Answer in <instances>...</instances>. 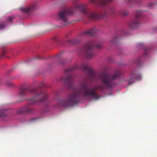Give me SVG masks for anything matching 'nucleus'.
<instances>
[{"mask_svg": "<svg viewBox=\"0 0 157 157\" xmlns=\"http://www.w3.org/2000/svg\"><path fill=\"white\" fill-rule=\"evenodd\" d=\"M81 68L87 73L89 79L95 81L98 78L102 85L90 87L87 82L84 81L79 84V90L77 89H74L73 92L67 96L66 100H60L58 101V103L60 105L66 107L71 106L78 103L80 97L85 99L92 98L95 100L99 99V96L96 90L103 91L106 88L111 87L116 84L114 81L120 75L118 71L113 75L102 73L98 75L87 65L84 64L81 65Z\"/></svg>", "mask_w": 157, "mask_h": 157, "instance_id": "obj_1", "label": "nucleus"}, {"mask_svg": "<svg viewBox=\"0 0 157 157\" xmlns=\"http://www.w3.org/2000/svg\"><path fill=\"white\" fill-rule=\"evenodd\" d=\"M39 88H36L29 90L25 87H21L19 92V94L21 96H24L26 94L29 92L35 94V96L33 98L28 100V105L26 106L21 108L18 110V113L21 114L23 113H30L33 112V109L29 107V106L32 105L38 102H42L47 99L48 95L47 94L44 92L39 93Z\"/></svg>", "mask_w": 157, "mask_h": 157, "instance_id": "obj_2", "label": "nucleus"}, {"mask_svg": "<svg viewBox=\"0 0 157 157\" xmlns=\"http://www.w3.org/2000/svg\"><path fill=\"white\" fill-rule=\"evenodd\" d=\"M76 9L79 10L88 18L91 19H98L104 18L107 16L108 13L106 10L99 12L95 11H91L86 8L85 5L80 4L75 6Z\"/></svg>", "mask_w": 157, "mask_h": 157, "instance_id": "obj_3", "label": "nucleus"}, {"mask_svg": "<svg viewBox=\"0 0 157 157\" xmlns=\"http://www.w3.org/2000/svg\"><path fill=\"white\" fill-rule=\"evenodd\" d=\"M74 10V7H69L64 6L62 10L56 14L57 20L60 21L63 25L67 24L69 23L70 16L73 13Z\"/></svg>", "mask_w": 157, "mask_h": 157, "instance_id": "obj_4", "label": "nucleus"}, {"mask_svg": "<svg viewBox=\"0 0 157 157\" xmlns=\"http://www.w3.org/2000/svg\"><path fill=\"white\" fill-rule=\"evenodd\" d=\"M78 68V67L75 65L66 69L65 71V73L67 75L68 74V75L65 78H62L61 79V80L64 82L69 89H71L73 88L74 76L70 73L72 71Z\"/></svg>", "mask_w": 157, "mask_h": 157, "instance_id": "obj_5", "label": "nucleus"}, {"mask_svg": "<svg viewBox=\"0 0 157 157\" xmlns=\"http://www.w3.org/2000/svg\"><path fill=\"white\" fill-rule=\"evenodd\" d=\"M94 42L91 41H88L80 51L79 54L86 58L90 59L95 55V53L92 50L94 45Z\"/></svg>", "mask_w": 157, "mask_h": 157, "instance_id": "obj_6", "label": "nucleus"}, {"mask_svg": "<svg viewBox=\"0 0 157 157\" xmlns=\"http://www.w3.org/2000/svg\"><path fill=\"white\" fill-rule=\"evenodd\" d=\"M141 11H136V12L135 17L128 23V26L131 29H135L138 26L140 17L141 16Z\"/></svg>", "mask_w": 157, "mask_h": 157, "instance_id": "obj_7", "label": "nucleus"}, {"mask_svg": "<svg viewBox=\"0 0 157 157\" xmlns=\"http://www.w3.org/2000/svg\"><path fill=\"white\" fill-rule=\"evenodd\" d=\"M114 0H89L90 3L95 5L103 7L106 6L108 3H111Z\"/></svg>", "mask_w": 157, "mask_h": 157, "instance_id": "obj_8", "label": "nucleus"}, {"mask_svg": "<svg viewBox=\"0 0 157 157\" xmlns=\"http://www.w3.org/2000/svg\"><path fill=\"white\" fill-rule=\"evenodd\" d=\"M36 8L35 5L33 4L27 7H23L20 8L21 10L23 12L29 13L34 10Z\"/></svg>", "mask_w": 157, "mask_h": 157, "instance_id": "obj_9", "label": "nucleus"}, {"mask_svg": "<svg viewBox=\"0 0 157 157\" xmlns=\"http://www.w3.org/2000/svg\"><path fill=\"white\" fill-rule=\"evenodd\" d=\"M98 30L95 28H94L90 29L84 32L82 34V36L84 35H87L91 36H94L95 34L97 33Z\"/></svg>", "mask_w": 157, "mask_h": 157, "instance_id": "obj_10", "label": "nucleus"}, {"mask_svg": "<svg viewBox=\"0 0 157 157\" xmlns=\"http://www.w3.org/2000/svg\"><path fill=\"white\" fill-rule=\"evenodd\" d=\"M118 13L122 16L125 17L128 14L129 12L126 9L121 10L118 12Z\"/></svg>", "mask_w": 157, "mask_h": 157, "instance_id": "obj_11", "label": "nucleus"}, {"mask_svg": "<svg viewBox=\"0 0 157 157\" xmlns=\"http://www.w3.org/2000/svg\"><path fill=\"white\" fill-rule=\"evenodd\" d=\"M157 2H152L149 3L146 6L149 9H151L155 7L157 4Z\"/></svg>", "mask_w": 157, "mask_h": 157, "instance_id": "obj_12", "label": "nucleus"}, {"mask_svg": "<svg viewBox=\"0 0 157 157\" xmlns=\"http://www.w3.org/2000/svg\"><path fill=\"white\" fill-rule=\"evenodd\" d=\"M138 76L137 74H136L135 73H132L130 75V78L128 79H126L124 81H129L130 80L136 79V80H138L137 78Z\"/></svg>", "mask_w": 157, "mask_h": 157, "instance_id": "obj_13", "label": "nucleus"}, {"mask_svg": "<svg viewBox=\"0 0 157 157\" xmlns=\"http://www.w3.org/2000/svg\"><path fill=\"white\" fill-rule=\"evenodd\" d=\"M67 42L71 44H74L76 43L77 41L75 39H72L68 40Z\"/></svg>", "mask_w": 157, "mask_h": 157, "instance_id": "obj_14", "label": "nucleus"}, {"mask_svg": "<svg viewBox=\"0 0 157 157\" xmlns=\"http://www.w3.org/2000/svg\"><path fill=\"white\" fill-rule=\"evenodd\" d=\"M7 115L5 111L0 110V117H4Z\"/></svg>", "mask_w": 157, "mask_h": 157, "instance_id": "obj_15", "label": "nucleus"}, {"mask_svg": "<svg viewBox=\"0 0 157 157\" xmlns=\"http://www.w3.org/2000/svg\"><path fill=\"white\" fill-rule=\"evenodd\" d=\"M13 18L12 16H8L6 19V21L9 22H11Z\"/></svg>", "mask_w": 157, "mask_h": 157, "instance_id": "obj_16", "label": "nucleus"}, {"mask_svg": "<svg viewBox=\"0 0 157 157\" xmlns=\"http://www.w3.org/2000/svg\"><path fill=\"white\" fill-rule=\"evenodd\" d=\"M6 26V25L3 23H2L1 24H0V29L3 30L5 28Z\"/></svg>", "mask_w": 157, "mask_h": 157, "instance_id": "obj_17", "label": "nucleus"}, {"mask_svg": "<svg viewBox=\"0 0 157 157\" xmlns=\"http://www.w3.org/2000/svg\"><path fill=\"white\" fill-rule=\"evenodd\" d=\"M115 10L113 7H110V13L111 14H113L115 13Z\"/></svg>", "mask_w": 157, "mask_h": 157, "instance_id": "obj_18", "label": "nucleus"}, {"mask_svg": "<svg viewBox=\"0 0 157 157\" xmlns=\"http://www.w3.org/2000/svg\"><path fill=\"white\" fill-rule=\"evenodd\" d=\"M102 47V45L101 43H98L95 45V47L97 48H100Z\"/></svg>", "mask_w": 157, "mask_h": 157, "instance_id": "obj_19", "label": "nucleus"}, {"mask_svg": "<svg viewBox=\"0 0 157 157\" xmlns=\"http://www.w3.org/2000/svg\"><path fill=\"white\" fill-rule=\"evenodd\" d=\"M5 52H6L5 50H4L2 51L1 53L0 54V58H2L4 56Z\"/></svg>", "mask_w": 157, "mask_h": 157, "instance_id": "obj_20", "label": "nucleus"}, {"mask_svg": "<svg viewBox=\"0 0 157 157\" xmlns=\"http://www.w3.org/2000/svg\"><path fill=\"white\" fill-rule=\"evenodd\" d=\"M117 38V37L115 36L113 38L110 40V42L113 44H114L115 43V40Z\"/></svg>", "mask_w": 157, "mask_h": 157, "instance_id": "obj_21", "label": "nucleus"}, {"mask_svg": "<svg viewBox=\"0 0 157 157\" xmlns=\"http://www.w3.org/2000/svg\"><path fill=\"white\" fill-rule=\"evenodd\" d=\"M59 63L60 64L63 65L65 63V61L64 60H61L60 61Z\"/></svg>", "mask_w": 157, "mask_h": 157, "instance_id": "obj_22", "label": "nucleus"}, {"mask_svg": "<svg viewBox=\"0 0 157 157\" xmlns=\"http://www.w3.org/2000/svg\"><path fill=\"white\" fill-rule=\"evenodd\" d=\"M78 1V0H73L72 2L74 4H76L77 3Z\"/></svg>", "mask_w": 157, "mask_h": 157, "instance_id": "obj_23", "label": "nucleus"}, {"mask_svg": "<svg viewBox=\"0 0 157 157\" xmlns=\"http://www.w3.org/2000/svg\"><path fill=\"white\" fill-rule=\"evenodd\" d=\"M133 83H134L133 81H130L128 82V85H130L132 84Z\"/></svg>", "mask_w": 157, "mask_h": 157, "instance_id": "obj_24", "label": "nucleus"}, {"mask_svg": "<svg viewBox=\"0 0 157 157\" xmlns=\"http://www.w3.org/2000/svg\"><path fill=\"white\" fill-rule=\"evenodd\" d=\"M39 118V117H36L35 118H34L32 119V120L33 121H35L36 120L38 119Z\"/></svg>", "mask_w": 157, "mask_h": 157, "instance_id": "obj_25", "label": "nucleus"}, {"mask_svg": "<svg viewBox=\"0 0 157 157\" xmlns=\"http://www.w3.org/2000/svg\"><path fill=\"white\" fill-rule=\"evenodd\" d=\"M12 84L11 82H9V83H7V85L10 86H11Z\"/></svg>", "mask_w": 157, "mask_h": 157, "instance_id": "obj_26", "label": "nucleus"}]
</instances>
